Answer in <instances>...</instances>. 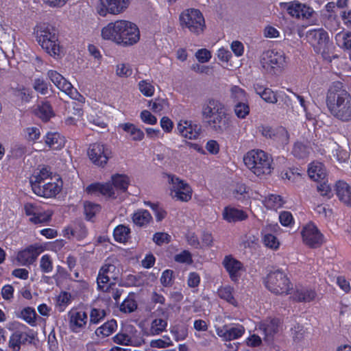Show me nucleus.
<instances>
[{
    "label": "nucleus",
    "instance_id": "nucleus-41",
    "mask_svg": "<svg viewBox=\"0 0 351 351\" xmlns=\"http://www.w3.org/2000/svg\"><path fill=\"white\" fill-rule=\"evenodd\" d=\"M336 44L344 50L351 49V32L341 31L335 36Z\"/></svg>",
    "mask_w": 351,
    "mask_h": 351
},
{
    "label": "nucleus",
    "instance_id": "nucleus-50",
    "mask_svg": "<svg viewBox=\"0 0 351 351\" xmlns=\"http://www.w3.org/2000/svg\"><path fill=\"white\" fill-rule=\"evenodd\" d=\"M14 96L21 102L28 103L32 98V91L29 88L22 86L13 90Z\"/></svg>",
    "mask_w": 351,
    "mask_h": 351
},
{
    "label": "nucleus",
    "instance_id": "nucleus-53",
    "mask_svg": "<svg viewBox=\"0 0 351 351\" xmlns=\"http://www.w3.org/2000/svg\"><path fill=\"white\" fill-rule=\"evenodd\" d=\"M71 302V295L67 291H61L57 297L56 306L59 311H64Z\"/></svg>",
    "mask_w": 351,
    "mask_h": 351
},
{
    "label": "nucleus",
    "instance_id": "nucleus-44",
    "mask_svg": "<svg viewBox=\"0 0 351 351\" xmlns=\"http://www.w3.org/2000/svg\"><path fill=\"white\" fill-rule=\"evenodd\" d=\"M167 327V319L164 318H155L150 324L149 334L158 335L166 330Z\"/></svg>",
    "mask_w": 351,
    "mask_h": 351
},
{
    "label": "nucleus",
    "instance_id": "nucleus-33",
    "mask_svg": "<svg viewBox=\"0 0 351 351\" xmlns=\"http://www.w3.org/2000/svg\"><path fill=\"white\" fill-rule=\"evenodd\" d=\"M35 114L43 121L47 122L55 115L49 101H43L35 110Z\"/></svg>",
    "mask_w": 351,
    "mask_h": 351
},
{
    "label": "nucleus",
    "instance_id": "nucleus-26",
    "mask_svg": "<svg viewBox=\"0 0 351 351\" xmlns=\"http://www.w3.org/2000/svg\"><path fill=\"white\" fill-rule=\"evenodd\" d=\"M47 76L58 88L72 97L73 87L60 73L54 70H49Z\"/></svg>",
    "mask_w": 351,
    "mask_h": 351
},
{
    "label": "nucleus",
    "instance_id": "nucleus-14",
    "mask_svg": "<svg viewBox=\"0 0 351 351\" xmlns=\"http://www.w3.org/2000/svg\"><path fill=\"white\" fill-rule=\"evenodd\" d=\"M215 332L223 341H230L243 337L245 332V327L239 323L224 324L222 326H215Z\"/></svg>",
    "mask_w": 351,
    "mask_h": 351
},
{
    "label": "nucleus",
    "instance_id": "nucleus-49",
    "mask_svg": "<svg viewBox=\"0 0 351 351\" xmlns=\"http://www.w3.org/2000/svg\"><path fill=\"white\" fill-rule=\"evenodd\" d=\"M234 195L239 200L247 199L252 197V191L245 184H240L237 186Z\"/></svg>",
    "mask_w": 351,
    "mask_h": 351
},
{
    "label": "nucleus",
    "instance_id": "nucleus-22",
    "mask_svg": "<svg viewBox=\"0 0 351 351\" xmlns=\"http://www.w3.org/2000/svg\"><path fill=\"white\" fill-rule=\"evenodd\" d=\"M43 252V247L38 244H32L18 252L16 261L21 265H32L38 256Z\"/></svg>",
    "mask_w": 351,
    "mask_h": 351
},
{
    "label": "nucleus",
    "instance_id": "nucleus-43",
    "mask_svg": "<svg viewBox=\"0 0 351 351\" xmlns=\"http://www.w3.org/2000/svg\"><path fill=\"white\" fill-rule=\"evenodd\" d=\"M107 312L104 308L93 307L89 313V327L92 325H97L101 322L106 317Z\"/></svg>",
    "mask_w": 351,
    "mask_h": 351
},
{
    "label": "nucleus",
    "instance_id": "nucleus-60",
    "mask_svg": "<svg viewBox=\"0 0 351 351\" xmlns=\"http://www.w3.org/2000/svg\"><path fill=\"white\" fill-rule=\"evenodd\" d=\"M40 270L43 273H50L53 271V263L49 254H44L40 261Z\"/></svg>",
    "mask_w": 351,
    "mask_h": 351
},
{
    "label": "nucleus",
    "instance_id": "nucleus-19",
    "mask_svg": "<svg viewBox=\"0 0 351 351\" xmlns=\"http://www.w3.org/2000/svg\"><path fill=\"white\" fill-rule=\"evenodd\" d=\"M169 182L173 185L174 197L182 202H188L192 197L191 187L182 180L171 174H167Z\"/></svg>",
    "mask_w": 351,
    "mask_h": 351
},
{
    "label": "nucleus",
    "instance_id": "nucleus-25",
    "mask_svg": "<svg viewBox=\"0 0 351 351\" xmlns=\"http://www.w3.org/2000/svg\"><path fill=\"white\" fill-rule=\"evenodd\" d=\"M177 130L182 136L191 140L197 139L202 131L199 124L188 120H180L178 123Z\"/></svg>",
    "mask_w": 351,
    "mask_h": 351
},
{
    "label": "nucleus",
    "instance_id": "nucleus-42",
    "mask_svg": "<svg viewBox=\"0 0 351 351\" xmlns=\"http://www.w3.org/2000/svg\"><path fill=\"white\" fill-rule=\"evenodd\" d=\"M112 186L117 190L125 192L128 188L130 180L126 175L117 173L112 176Z\"/></svg>",
    "mask_w": 351,
    "mask_h": 351
},
{
    "label": "nucleus",
    "instance_id": "nucleus-38",
    "mask_svg": "<svg viewBox=\"0 0 351 351\" xmlns=\"http://www.w3.org/2000/svg\"><path fill=\"white\" fill-rule=\"evenodd\" d=\"M217 293L219 297L226 301L230 304L234 306H238V302L234 296V288L230 285L225 287H220L217 289Z\"/></svg>",
    "mask_w": 351,
    "mask_h": 351
},
{
    "label": "nucleus",
    "instance_id": "nucleus-61",
    "mask_svg": "<svg viewBox=\"0 0 351 351\" xmlns=\"http://www.w3.org/2000/svg\"><path fill=\"white\" fill-rule=\"evenodd\" d=\"M172 346L169 337L164 335L162 339H153L150 341V346L154 348H166Z\"/></svg>",
    "mask_w": 351,
    "mask_h": 351
},
{
    "label": "nucleus",
    "instance_id": "nucleus-17",
    "mask_svg": "<svg viewBox=\"0 0 351 351\" xmlns=\"http://www.w3.org/2000/svg\"><path fill=\"white\" fill-rule=\"evenodd\" d=\"M287 12L291 16L303 21L311 20L315 14L311 6L298 0L287 2Z\"/></svg>",
    "mask_w": 351,
    "mask_h": 351
},
{
    "label": "nucleus",
    "instance_id": "nucleus-34",
    "mask_svg": "<svg viewBox=\"0 0 351 351\" xmlns=\"http://www.w3.org/2000/svg\"><path fill=\"white\" fill-rule=\"evenodd\" d=\"M124 132L129 134L134 141H141L145 137L143 131L133 123H124L119 125Z\"/></svg>",
    "mask_w": 351,
    "mask_h": 351
},
{
    "label": "nucleus",
    "instance_id": "nucleus-47",
    "mask_svg": "<svg viewBox=\"0 0 351 351\" xmlns=\"http://www.w3.org/2000/svg\"><path fill=\"white\" fill-rule=\"evenodd\" d=\"M230 97L236 104L248 101V96L244 89L239 86H232L230 88Z\"/></svg>",
    "mask_w": 351,
    "mask_h": 351
},
{
    "label": "nucleus",
    "instance_id": "nucleus-4",
    "mask_svg": "<svg viewBox=\"0 0 351 351\" xmlns=\"http://www.w3.org/2000/svg\"><path fill=\"white\" fill-rule=\"evenodd\" d=\"M36 40L41 47L51 56L60 53V42L56 29L47 23H39L34 28Z\"/></svg>",
    "mask_w": 351,
    "mask_h": 351
},
{
    "label": "nucleus",
    "instance_id": "nucleus-23",
    "mask_svg": "<svg viewBox=\"0 0 351 351\" xmlns=\"http://www.w3.org/2000/svg\"><path fill=\"white\" fill-rule=\"evenodd\" d=\"M222 265L228 272L230 280L234 282H238L241 275V271H245L243 264L239 260L229 254L225 256Z\"/></svg>",
    "mask_w": 351,
    "mask_h": 351
},
{
    "label": "nucleus",
    "instance_id": "nucleus-16",
    "mask_svg": "<svg viewBox=\"0 0 351 351\" xmlns=\"http://www.w3.org/2000/svg\"><path fill=\"white\" fill-rule=\"evenodd\" d=\"M216 114L215 117L208 121V124L210 128L217 134H223L228 130L232 125V119L227 112L226 108L221 111V108L215 109Z\"/></svg>",
    "mask_w": 351,
    "mask_h": 351
},
{
    "label": "nucleus",
    "instance_id": "nucleus-56",
    "mask_svg": "<svg viewBox=\"0 0 351 351\" xmlns=\"http://www.w3.org/2000/svg\"><path fill=\"white\" fill-rule=\"evenodd\" d=\"M167 106V100L162 98H155L149 102V107L154 113H160Z\"/></svg>",
    "mask_w": 351,
    "mask_h": 351
},
{
    "label": "nucleus",
    "instance_id": "nucleus-31",
    "mask_svg": "<svg viewBox=\"0 0 351 351\" xmlns=\"http://www.w3.org/2000/svg\"><path fill=\"white\" fill-rule=\"evenodd\" d=\"M247 217L244 210L231 206H226L223 211V219L229 223L241 221L245 220Z\"/></svg>",
    "mask_w": 351,
    "mask_h": 351
},
{
    "label": "nucleus",
    "instance_id": "nucleus-2",
    "mask_svg": "<svg viewBox=\"0 0 351 351\" xmlns=\"http://www.w3.org/2000/svg\"><path fill=\"white\" fill-rule=\"evenodd\" d=\"M326 104L330 115L343 123L351 122V94L335 85L326 93Z\"/></svg>",
    "mask_w": 351,
    "mask_h": 351
},
{
    "label": "nucleus",
    "instance_id": "nucleus-52",
    "mask_svg": "<svg viewBox=\"0 0 351 351\" xmlns=\"http://www.w3.org/2000/svg\"><path fill=\"white\" fill-rule=\"evenodd\" d=\"M258 130L265 138H275L282 130H284V128L282 127L273 128L269 125H262L258 128Z\"/></svg>",
    "mask_w": 351,
    "mask_h": 351
},
{
    "label": "nucleus",
    "instance_id": "nucleus-36",
    "mask_svg": "<svg viewBox=\"0 0 351 351\" xmlns=\"http://www.w3.org/2000/svg\"><path fill=\"white\" fill-rule=\"evenodd\" d=\"M131 229L128 226L119 224L113 230L114 239L120 243H125L130 239Z\"/></svg>",
    "mask_w": 351,
    "mask_h": 351
},
{
    "label": "nucleus",
    "instance_id": "nucleus-8",
    "mask_svg": "<svg viewBox=\"0 0 351 351\" xmlns=\"http://www.w3.org/2000/svg\"><path fill=\"white\" fill-rule=\"evenodd\" d=\"M36 333L23 324L19 323L9 339V348L12 351H19L21 345L31 344Z\"/></svg>",
    "mask_w": 351,
    "mask_h": 351
},
{
    "label": "nucleus",
    "instance_id": "nucleus-12",
    "mask_svg": "<svg viewBox=\"0 0 351 351\" xmlns=\"http://www.w3.org/2000/svg\"><path fill=\"white\" fill-rule=\"evenodd\" d=\"M291 285V281L287 278V295H291L293 301L309 303L316 299L317 294L315 289L298 285L295 286V289L292 291Z\"/></svg>",
    "mask_w": 351,
    "mask_h": 351
},
{
    "label": "nucleus",
    "instance_id": "nucleus-20",
    "mask_svg": "<svg viewBox=\"0 0 351 351\" xmlns=\"http://www.w3.org/2000/svg\"><path fill=\"white\" fill-rule=\"evenodd\" d=\"M137 330L133 326L122 328L113 337V342L121 346H136L141 344L137 339Z\"/></svg>",
    "mask_w": 351,
    "mask_h": 351
},
{
    "label": "nucleus",
    "instance_id": "nucleus-6",
    "mask_svg": "<svg viewBox=\"0 0 351 351\" xmlns=\"http://www.w3.org/2000/svg\"><path fill=\"white\" fill-rule=\"evenodd\" d=\"M119 277V269L114 264L104 263L99 269L97 276V289L100 291L110 293V289L116 287Z\"/></svg>",
    "mask_w": 351,
    "mask_h": 351
},
{
    "label": "nucleus",
    "instance_id": "nucleus-32",
    "mask_svg": "<svg viewBox=\"0 0 351 351\" xmlns=\"http://www.w3.org/2000/svg\"><path fill=\"white\" fill-rule=\"evenodd\" d=\"M131 219L134 224L140 228L147 226L153 220L152 215L146 209L134 211Z\"/></svg>",
    "mask_w": 351,
    "mask_h": 351
},
{
    "label": "nucleus",
    "instance_id": "nucleus-58",
    "mask_svg": "<svg viewBox=\"0 0 351 351\" xmlns=\"http://www.w3.org/2000/svg\"><path fill=\"white\" fill-rule=\"evenodd\" d=\"M306 333L304 327L299 324H296L293 328H291V335L295 343L300 342L304 338Z\"/></svg>",
    "mask_w": 351,
    "mask_h": 351
},
{
    "label": "nucleus",
    "instance_id": "nucleus-21",
    "mask_svg": "<svg viewBox=\"0 0 351 351\" xmlns=\"http://www.w3.org/2000/svg\"><path fill=\"white\" fill-rule=\"evenodd\" d=\"M69 326L70 330L75 333L83 331L88 323L87 313L82 310L71 309L69 313Z\"/></svg>",
    "mask_w": 351,
    "mask_h": 351
},
{
    "label": "nucleus",
    "instance_id": "nucleus-63",
    "mask_svg": "<svg viewBox=\"0 0 351 351\" xmlns=\"http://www.w3.org/2000/svg\"><path fill=\"white\" fill-rule=\"evenodd\" d=\"M160 280L163 287H171L173 285V271L171 269H165L162 271Z\"/></svg>",
    "mask_w": 351,
    "mask_h": 351
},
{
    "label": "nucleus",
    "instance_id": "nucleus-18",
    "mask_svg": "<svg viewBox=\"0 0 351 351\" xmlns=\"http://www.w3.org/2000/svg\"><path fill=\"white\" fill-rule=\"evenodd\" d=\"M306 39L315 52H319L330 41L328 33L323 28L308 30L306 33Z\"/></svg>",
    "mask_w": 351,
    "mask_h": 351
},
{
    "label": "nucleus",
    "instance_id": "nucleus-10",
    "mask_svg": "<svg viewBox=\"0 0 351 351\" xmlns=\"http://www.w3.org/2000/svg\"><path fill=\"white\" fill-rule=\"evenodd\" d=\"M282 328V322L278 317H268L261 320L257 329L267 343H272Z\"/></svg>",
    "mask_w": 351,
    "mask_h": 351
},
{
    "label": "nucleus",
    "instance_id": "nucleus-27",
    "mask_svg": "<svg viewBox=\"0 0 351 351\" xmlns=\"http://www.w3.org/2000/svg\"><path fill=\"white\" fill-rule=\"evenodd\" d=\"M335 194L345 206L351 208V186L344 180H339L335 185Z\"/></svg>",
    "mask_w": 351,
    "mask_h": 351
},
{
    "label": "nucleus",
    "instance_id": "nucleus-5",
    "mask_svg": "<svg viewBox=\"0 0 351 351\" xmlns=\"http://www.w3.org/2000/svg\"><path fill=\"white\" fill-rule=\"evenodd\" d=\"M181 28L195 35H199L206 28V22L202 12L195 8L184 10L179 16Z\"/></svg>",
    "mask_w": 351,
    "mask_h": 351
},
{
    "label": "nucleus",
    "instance_id": "nucleus-40",
    "mask_svg": "<svg viewBox=\"0 0 351 351\" xmlns=\"http://www.w3.org/2000/svg\"><path fill=\"white\" fill-rule=\"evenodd\" d=\"M45 143L53 149H60L64 146V139L58 132L47 133Z\"/></svg>",
    "mask_w": 351,
    "mask_h": 351
},
{
    "label": "nucleus",
    "instance_id": "nucleus-62",
    "mask_svg": "<svg viewBox=\"0 0 351 351\" xmlns=\"http://www.w3.org/2000/svg\"><path fill=\"white\" fill-rule=\"evenodd\" d=\"M316 53H320L324 60L331 62L332 60L337 58V56L333 54V47L332 43H328V44L326 45L319 52H315Z\"/></svg>",
    "mask_w": 351,
    "mask_h": 351
},
{
    "label": "nucleus",
    "instance_id": "nucleus-51",
    "mask_svg": "<svg viewBox=\"0 0 351 351\" xmlns=\"http://www.w3.org/2000/svg\"><path fill=\"white\" fill-rule=\"evenodd\" d=\"M171 332L173 335L176 341H183L188 336V327L184 324H176L172 327Z\"/></svg>",
    "mask_w": 351,
    "mask_h": 351
},
{
    "label": "nucleus",
    "instance_id": "nucleus-35",
    "mask_svg": "<svg viewBox=\"0 0 351 351\" xmlns=\"http://www.w3.org/2000/svg\"><path fill=\"white\" fill-rule=\"evenodd\" d=\"M52 172L51 171V168L48 166H44L42 167L38 172L33 174L30 179L29 183L31 186H34V184H41L45 182L47 180H52L51 178Z\"/></svg>",
    "mask_w": 351,
    "mask_h": 351
},
{
    "label": "nucleus",
    "instance_id": "nucleus-30",
    "mask_svg": "<svg viewBox=\"0 0 351 351\" xmlns=\"http://www.w3.org/2000/svg\"><path fill=\"white\" fill-rule=\"evenodd\" d=\"M308 174L310 178L317 182L326 179V171L324 165L317 161H313L308 165Z\"/></svg>",
    "mask_w": 351,
    "mask_h": 351
},
{
    "label": "nucleus",
    "instance_id": "nucleus-29",
    "mask_svg": "<svg viewBox=\"0 0 351 351\" xmlns=\"http://www.w3.org/2000/svg\"><path fill=\"white\" fill-rule=\"evenodd\" d=\"M221 108V111L226 108L225 105L219 100L210 98L208 99L202 105V114L204 119L207 121L213 118L216 114V108Z\"/></svg>",
    "mask_w": 351,
    "mask_h": 351
},
{
    "label": "nucleus",
    "instance_id": "nucleus-1",
    "mask_svg": "<svg viewBox=\"0 0 351 351\" xmlns=\"http://www.w3.org/2000/svg\"><path fill=\"white\" fill-rule=\"evenodd\" d=\"M101 36L122 46H131L140 39V31L137 25L129 21L118 20L109 23L101 29Z\"/></svg>",
    "mask_w": 351,
    "mask_h": 351
},
{
    "label": "nucleus",
    "instance_id": "nucleus-7",
    "mask_svg": "<svg viewBox=\"0 0 351 351\" xmlns=\"http://www.w3.org/2000/svg\"><path fill=\"white\" fill-rule=\"evenodd\" d=\"M23 208L25 215L29 217V222L34 225H48L53 215L51 210H46L36 202H27L24 204Z\"/></svg>",
    "mask_w": 351,
    "mask_h": 351
},
{
    "label": "nucleus",
    "instance_id": "nucleus-45",
    "mask_svg": "<svg viewBox=\"0 0 351 351\" xmlns=\"http://www.w3.org/2000/svg\"><path fill=\"white\" fill-rule=\"evenodd\" d=\"M18 317L23 319L32 326H34L36 324V313L34 308L27 306L23 308L20 311Z\"/></svg>",
    "mask_w": 351,
    "mask_h": 351
},
{
    "label": "nucleus",
    "instance_id": "nucleus-11",
    "mask_svg": "<svg viewBox=\"0 0 351 351\" xmlns=\"http://www.w3.org/2000/svg\"><path fill=\"white\" fill-rule=\"evenodd\" d=\"M130 3V0H99L97 12L103 17L108 14H119L128 8Z\"/></svg>",
    "mask_w": 351,
    "mask_h": 351
},
{
    "label": "nucleus",
    "instance_id": "nucleus-3",
    "mask_svg": "<svg viewBox=\"0 0 351 351\" xmlns=\"http://www.w3.org/2000/svg\"><path fill=\"white\" fill-rule=\"evenodd\" d=\"M243 162L249 171L259 178L270 175L274 169L272 158L259 149L248 151L243 156Z\"/></svg>",
    "mask_w": 351,
    "mask_h": 351
},
{
    "label": "nucleus",
    "instance_id": "nucleus-37",
    "mask_svg": "<svg viewBox=\"0 0 351 351\" xmlns=\"http://www.w3.org/2000/svg\"><path fill=\"white\" fill-rule=\"evenodd\" d=\"M117 322L114 319L108 320L95 330V334L98 337H107L111 335L117 329Z\"/></svg>",
    "mask_w": 351,
    "mask_h": 351
},
{
    "label": "nucleus",
    "instance_id": "nucleus-54",
    "mask_svg": "<svg viewBox=\"0 0 351 351\" xmlns=\"http://www.w3.org/2000/svg\"><path fill=\"white\" fill-rule=\"evenodd\" d=\"M234 112L239 119H243L246 118L250 112L248 101L236 104L234 106Z\"/></svg>",
    "mask_w": 351,
    "mask_h": 351
},
{
    "label": "nucleus",
    "instance_id": "nucleus-9",
    "mask_svg": "<svg viewBox=\"0 0 351 351\" xmlns=\"http://www.w3.org/2000/svg\"><path fill=\"white\" fill-rule=\"evenodd\" d=\"M88 156L93 165L104 168L112 157L111 149L101 143H95L89 145Z\"/></svg>",
    "mask_w": 351,
    "mask_h": 351
},
{
    "label": "nucleus",
    "instance_id": "nucleus-57",
    "mask_svg": "<svg viewBox=\"0 0 351 351\" xmlns=\"http://www.w3.org/2000/svg\"><path fill=\"white\" fill-rule=\"evenodd\" d=\"M33 88L38 93L43 95H47L49 92V84L42 77L34 79Z\"/></svg>",
    "mask_w": 351,
    "mask_h": 351
},
{
    "label": "nucleus",
    "instance_id": "nucleus-15",
    "mask_svg": "<svg viewBox=\"0 0 351 351\" xmlns=\"http://www.w3.org/2000/svg\"><path fill=\"white\" fill-rule=\"evenodd\" d=\"M263 282L267 289L275 294H282L285 292V274L282 270L271 271Z\"/></svg>",
    "mask_w": 351,
    "mask_h": 351
},
{
    "label": "nucleus",
    "instance_id": "nucleus-64",
    "mask_svg": "<svg viewBox=\"0 0 351 351\" xmlns=\"http://www.w3.org/2000/svg\"><path fill=\"white\" fill-rule=\"evenodd\" d=\"M263 243L265 246L272 250H277L279 248L280 242L277 237L272 234H266L263 239Z\"/></svg>",
    "mask_w": 351,
    "mask_h": 351
},
{
    "label": "nucleus",
    "instance_id": "nucleus-46",
    "mask_svg": "<svg viewBox=\"0 0 351 351\" xmlns=\"http://www.w3.org/2000/svg\"><path fill=\"white\" fill-rule=\"evenodd\" d=\"M311 147L302 143L296 142L292 149V154L297 158L304 159L308 156Z\"/></svg>",
    "mask_w": 351,
    "mask_h": 351
},
{
    "label": "nucleus",
    "instance_id": "nucleus-24",
    "mask_svg": "<svg viewBox=\"0 0 351 351\" xmlns=\"http://www.w3.org/2000/svg\"><path fill=\"white\" fill-rule=\"evenodd\" d=\"M34 194L45 198H51L56 197L62 189V184L58 182H45L41 184H34L31 186Z\"/></svg>",
    "mask_w": 351,
    "mask_h": 351
},
{
    "label": "nucleus",
    "instance_id": "nucleus-55",
    "mask_svg": "<svg viewBox=\"0 0 351 351\" xmlns=\"http://www.w3.org/2000/svg\"><path fill=\"white\" fill-rule=\"evenodd\" d=\"M138 89L140 92L145 97H152L155 92L154 86L151 82L147 80H141L138 82Z\"/></svg>",
    "mask_w": 351,
    "mask_h": 351
},
{
    "label": "nucleus",
    "instance_id": "nucleus-28",
    "mask_svg": "<svg viewBox=\"0 0 351 351\" xmlns=\"http://www.w3.org/2000/svg\"><path fill=\"white\" fill-rule=\"evenodd\" d=\"M64 237L69 239H75L82 241L88 235V230L83 222L75 223L73 227H66L64 230Z\"/></svg>",
    "mask_w": 351,
    "mask_h": 351
},
{
    "label": "nucleus",
    "instance_id": "nucleus-59",
    "mask_svg": "<svg viewBox=\"0 0 351 351\" xmlns=\"http://www.w3.org/2000/svg\"><path fill=\"white\" fill-rule=\"evenodd\" d=\"M317 190L322 197L330 199L333 196L332 189L328 183L327 179L324 180L322 182H319V184L317 186Z\"/></svg>",
    "mask_w": 351,
    "mask_h": 351
},
{
    "label": "nucleus",
    "instance_id": "nucleus-48",
    "mask_svg": "<svg viewBox=\"0 0 351 351\" xmlns=\"http://www.w3.org/2000/svg\"><path fill=\"white\" fill-rule=\"evenodd\" d=\"M284 202L282 197L278 195H269L264 200L265 207L270 210H277L282 206Z\"/></svg>",
    "mask_w": 351,
    "mask_h": 351
},
{
    "label": "nucleus",
    "instance_id": "nucleus-13",
    "mask_svg": "<svg viewBox=\"0 0 351 351\" xmlns=\"http://www.w3.org/2000/svg\"><path fill=\"white\" fill-rule=\"evenodd\" d=\"M301 234L304 243L310 248L319 247L324 243V234L312 222L303 228Z\"/></svg>",
    "mask_w": 351,
    "mask_h": 351
},
{
    "label": "nucleus",
    "instance_id": "nucleus-39",
    "mask_svg": "<svg viewBox=\"0 0 351 351\" xmlns=\"http://www.w3.org/2000/svg\"><path fill=\"white\" fill-rule=\"evenodd\" d=\"M138 304L134 293H130L120 304V311L125 313H130L137 309Z\"/></svg>",
    "mask_w": 351,
    "mask_h": 351
}]
</instances>
